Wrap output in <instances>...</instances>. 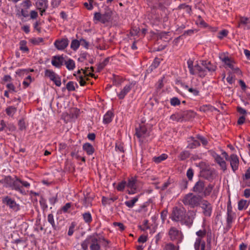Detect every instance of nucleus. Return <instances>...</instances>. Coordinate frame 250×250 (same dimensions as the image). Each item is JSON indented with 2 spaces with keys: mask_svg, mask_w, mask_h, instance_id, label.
Returning <instances> with one entry per match:
<instances>
[{
  "mask_svg": "<svg viewBox=\"0 0 250 250\" xmlns=\"http://www.w3.org/2000/svg\"><path fill=\"white\" fill-rule=\"evenodd\" d=\"M183 117L182 115L176 113L171 115L170 117V119L174 121L181 122L183 120Z\"/></svg>",
  "mask_w": 250,
  "mask_h": 250,
  "instance_id": "nucleus-38",
  "label": "nucleus"
},
{
  "mask_svg": "<svg viewBox=\"0 0 250 250\" xmlns=\"http://www.w3.org/2000/svg\"><path fill=\"white\" fill-rule=\"evenodd\" d=\"M2 178L0 179V183L3 184V187L15 190L22 194L25 193L23 187L29 188L30 184L27 181L21 180L16 176H2Z\"/></svg>",
  "mask_w": 250,
  "mask_h": 250,
  "instance_id": "nucleus-2",
  "label": "nucleus"
},
{
  "mask_svg": "<svg viewBox=\"0 0 250 250\" xmlns=\"http://www.w3.org/2000/svg\"><path fill=\"white\" fill-rule=\"evenodd\" d=\"M57 75L58 74L55 73L53 70L50 69H46L45 71V76L48 77L51 81L54 79Z\"/></svg>",
  "mask_w": 250,
  "mask_h": 250,
  "instance_id": "nucleus-35",
  "label": "nucleus"
},
{
  "mask_svg": "<svg viewBox=\"0 0 250 250\" xmlns=\"http://www.w3.org/2000/svg\"><path fill=\"white\" fill-rule=\"evenodd\" d=\"M75 85L78 87V85L76 83H74L72 81H70L67 83L66 85V88L69 91H73L75 90Z\"/></svg>",
  "mask_w": 250,
  "mask_h": 250,
  "instance_id": "nucleus-32",
  "label": "nucleus"
},
{
  "mask_svg": "<svg viewBox=\"0 0 250 250\" xmlns=\"http://www.w3.org/2000/svg\"><path fill=\"white\" fill-rule=\"evenodd\" d=\"M97 233H94L88 235L86 238L81 243V247L83 250H88V246L90 250H101L100 243L101 241L105 242L108 244V242L104 238L99 237Z\"/></svg>",
  "mask_w": 250,
  "mask_h": 250,
  "instance_id": "nucleus-3",
  "label": "nucleus"
},
{
  "mask_svg": "<svg viewBox=\"0 0 250 250\" xmlns=\"http://www.w3.org/2000/svg\"><path fill=\"white\" fill-rule=\"evenodd\" d=\"M187 176L189 180H192L193 176V170L192 168H189L188 169Z\"/></svg>",
  "mask_w": 250,
  "mask_h": 250,
  "instance_id": "nucleus-57",
  "label": "nucleus"
},
{
  "mask_svg": "<svg viewBox=\"0 0 250 250\" xmlns=\"http://www.w3.org/2000/svg\"><path fill=\"white\" fill-rule=\"evenodd\" d=\"M115 148L116 150H118L122 152H123L124 151L123 145L120 143H116Z\"/></svg>",
  "mask_w": 250,
  "mask_h": 250,
  "instance_id": "nucleus-60",
  "label": "nucleus"
},
{
  "mask_svg": "<svg viewBox=\"0 0 250 250\" xmlns=\"http://www.w3.org/2000/svg\"><path fill=\"white\" fill-rule=\"evenodd\" d=\"M80 44V40L79 41L77 40H73L71 42L70 47L74 51H76L79 47Z\"/></svg>",
  "mask_w": 250,
  "mask_h": 250,
  "instance_id": "nucleus-33",
  "label": "nucleus"
},
{
  "mask_svg": "<svg viewBox=\"0 0 250 250\" xmlns=\"http://www.w3.org/2000/svg\"><path fill=\"white\" fill-rule=\"evenodd\" d=\"M2 202L14 211L16 212L20 209V205L17 204L14 199L8 196L3 197L2 199Z\"/></svg>",
  "mask_w": 250,
  "mask_h": 250,
  "instance_id": "nucleus-10",
  "label": "nucleus"
},
{
  "mask_svg": "<svg viewBox=\"0 0 250 250\" xmlns=\"http://www.w3.org/2000/svg\"><path fill=\"white\" fill-rule=\"evenodd\" d=\"M47 221L51 224V225L53 229H57V226L55 223L54 216H53V214L50 213L48 215Z\"/></svg>",
  "mask_w": 250,
  "mask_h": 250,
  "instance_id": "nucleus-37",
  "label": "nucleus"
},
{
  "mask_svg": "<svg viewBox=\"0 0 250 250\" xmlns=\"http://www.w3.org/2000/svg\"><path fill=\"white\" fill-rule=\"evenodd\" d=\"M125 187H126V182L123 181L118 184L117 187V189L118 191H121L125 189Z\"/></svg>",
  "mask_w": 250,
  "mask_h": 250,
  "instance_id": "nucleus-46",
  "label": "nucleus"
},
{
  "mask_svg": "<svg viewBox=\"0 0 250 250\" xmlns=\"http://www.w3.org/2000/svg\"><path fill=\"white\" fill-rule=\"evenodd\" d=\"M201 64L207 70V72H208L211 74L215 72L217 68L215 65L208 61H201Z\"/></svg>",
  "mask_w": 250,
  "mask_h": 250,
  "instance_id": "nucleus-17",
  "label": "nucleus"
},
{
  "mask_svg": "<svg viewBox=\"0 0 250 250\" xmlns=\"http://www.w3.org/2000/svg\"><path fill=\"white\" fill-rule=\"evenodd\" d=\"M248 206V204H247V202L245 200H241L238 202V209L239 210H242L243 209H246Z\"/></svg>",
  "mask_w": 250,
  "mask_h": 250,
  "instance_id": "nucleus-36",
  "label": "nucleus"
},
{
  "mask_svg": "<svg viewBox=\"0 0 250 250\" xmlns=\"http://www.w3.org/2000/svg\"><path fill=\"white\" fill-rule=\"evenodd\" d=\"M17 111V108L14 106H9L5 109L6 114L11 117H13Z\"/></svg>",
  "mask_w": 250,
  "mask_h": 250,
  "instance_id": "nucleus-26",
  "label": "nucleus"
},
{
  "mask_svg": "<svg viewBox=\"0 0 250 250\" xmlns=\"http://www.w3.org/2000/svg\"><path fill=\"white\" fill-rule=\"evenodd\" d=\"M199 205L202 209L203 215L207 217L211 216L212 212V206L208 200H201Z\"/></svg>",
  "mask_w": 250,
  "mask_h": 250,
  "instance_id": "nucleus-9",
  "label": "nucleus"
},
{
  "mask_svg": "<svg viewBox=\"0 0 250 250\" xmlns=\"http://www.w3.org/2000/svg\"><path fill=\"white\" fill-rule=\"evenodd\" d=\"M167 157V156L166 154H162L159 156L155 157L153 158V161L156 163H159L162 161L166 160Z\"/></svg>",
  "mask_w": 250,
  "mask_h": 250,
  "instance_id": "nucleus-39",
  "label": "nucleus"
},
{
  "mask_svg": "<svg viewBox=\"0 0 250 250\" xmlns=\"http://www.w3.org/2000/svg\"><path fill=\"white\" fill-rule=\"evenodd\" d=\"M38 12L35 10H32L30 11V18L31 19H35L38 17Z\"/></svg>",
  "mask_w": 250,
  "mask_h": 250,
  "instance_id": "nucleus-64",
  "label": "nucleus"
},
{
  "mask_svg": "<svg viewBox=\"0 0 250 250\" xmlns=\"http://www.w3.org/2000/svg\"><path fill=\"white\" fill-rule=\"evenodd\" d=\"M167 235L170 241L175 242L177 245L181 243L184 238V235L181 230L175 227H171L167 232Z\"/></svg>",
  "mask_w": 250,
  "mask_h": 250,
  "instance_id": "nucleus-7",
  "label": "nucleus"
},
{
  "mask_svg": "<svg viewBox=\"0 0 250 250\" xmlns=\"http://www.w3.org/2000/svg\"><path fill=\"white\" fill-rule=\"evenodd\" d=\"M138 197L136 196L132 198V200L126 201L125 202V205L129 208H133L135 204L138 201Z\"/></svg>",
  "mask_w": 250,
  "mask_h": 250,
  "instance_id": "nucleus-31",
  "label": "nucleus"
},
{
  "mask_svg": "<svg viewBox=\"0 0 250 250\" xmlns=\"http://www.w3.org/2000/svg\"><path fill=\"white\" fill-rule=\"evenodd\" d=\"M222 61L225 64L226 67H229L231 69H234L233 62L228 57L225 56L221 58Z\"/></svg>",
  "mask_w": 250,
  "mask_h": 250,
  "instance_id": "nucleus-24",
  "label": "nucleus"
},
{
  "mask_svg": "<svg viewBox=\"0 0 250 250\" xmlns=\"http://www.w3.org/2000/svg\"><path fill=\"white\" fill-rule=\"evenodd\" d=\"M36 4L39 10L47 9L48 7L47 0H37Z\"/></svg>",
  "mask_w": 250,
  "mask_h": 250,
  "instance_id": "nucleus-27",
  "label": "nucleus"
},
{
  "mask_svg": "<svg viewBox=\"0 0 250 250\" xmlns=\"http://www.w3.org/2000/svg\"><path fill=\"white\" fill-rule=\"evenodd\" d=\"M206 243L205 242L201 239L197 238L194 243V248L195 250H205Z\"/></svg>",
  "mask_w": 250,
  "mask_h": 250,
  "instance_id": "nucleus-19",
  "label": "nucleus"
},
{
  "mask_svg": "<svg viewBox=\"0 0 250 250\" xmlns=\"http://www.w3.org/2000/svg\"><path fill=\"white\" fill-rule=\"evenodd\" d=\"M215 161L224 171L227 169L226 163L220 155L216 156Z\"/></svg>",
  "mask_w": 250,
  "mask_h": 250,
  "instance_id": "nucleus-23",
  "label": "nucleus"
},
{
  "mask_svg": "<svg viewBox=\"0 0 250 250\" xmlns=\"http://www.w3.org/2000/svg\"><path fill=\"white\" fill-rule=\"evenodd\" d=\"M49 202L51 205H54L55 204L58 202L57 195L50 196L48 198Z\"/></svg>",
  "mask_w": 250,
  "mask_h": 250,
  "instance_id": "nucleus-51",
  "label": "nucleus"
},
{
  "mask_svg": "<svg viewBox=\"0 0 250 250\" xmlns=\"http://www.w3.org/2000/svg\"><path fill=\"white\" fill-rule=\"evenodd\" d=\"M202 197L199 195H194L189 193L184 196L182 202L186 206H189L190 208H194L199 205Z\"/></svg>",
  "mask_w": 250,
  "mask_h": 250,
  "instance_id": "nucleus-6",
  "label": "nucleus"
},
{
  "mask_svg": "<svg viewBox=\"0 0 250 250\" xmlns=\"http://www.w3.org/2000/svg\"><path fill=\"white\" fill-rule=\"evenodd\" d=\"M80 45L83 46L86 49H88L89 46V43L84 39H80Z\"/></svg>",
  "mask_w": 250,
  "mask_h": 250,
  "instance_id": "nucleus-53",
  "label": "nucleus"
},
{
  "mask_svg": "<svg viewBox=\"0 0 250 250\" xmlns=\"http://www.w3.org/2000/svg\"><path fill=\"white\" fill-rule=\"evenodd\" d=\"M228 31L226 29H223L221 31H220L218 34L217 37L220 39L222 40L224 37H226L228 34Z\"/></svg>",
  "mask_w": 250,
  "mask_h": 250,
  "instance_id": "nucleus-44",
  "label": "nucleus"
},
{
  "mask_svg": "<svg viewBox=\"0 0 250 250\" xmlns=\"http://www.w3.org/2000/svg\"><path fill=\"white\" fill-rule=\"evenodd\" d=\"M88 58H90V56L87 53H83L81 54L80 57L78 58V61L79 62H83L84 60H87Z\"/></svg>",
  "mask_w": 250,
  "mask_h": 250,
  "instance_id": "nucleus-49",
  "label": "nucleus"
},
{
  "mask_svg": "<svg viewBox=\"0 0 250 250\" xmlns=\"http://www.w3.org/2000/svg\"><path fill=\"white\" fill-rule=\"evenodd\" d=\"M26 43V42L25 41H21L20 42V49L23 52H28L29 50Z\"/></svg>",
  "mask_w": 250,
  "mask_h": 250,
  "instance_id": "nucleus-45",
  "label": "nucleus"
},
{
  "mask_svg": "<svg viewBox=\"0 0 250 250\" xmlns=\"http://www.w3.org/2000/svg\"><path fill=\"white\" fill-rule=\"evenodd\" d=\"M196 216V211L190 210L187 211L184 207H175L173 209L171 219L173 221L180 223L181 225L190 228Z\"/></svg>",
  "mask_w": 250,
  "mask_h": 250,
  "instance_id": "nucleus-1",
  "label": "nucleus"
},
{
  "mask_svg": "<svg viewBox=\"0 0 250 250\" xmlns=\"http://www.w3.org/2000/svg\"><path fill=\"white\" fill-rule=\"evenodd\" d=\"M229 161L233 171L235 172L238 169L239 164L238 156L235 154H232L230 156Z\"/></svg>",
  "mask_w": 250,
  "mask_h": 250,
  "instance_id": "nucleus-15",
  "label": "nucleus"
},
{
  "mask_svg": "<svg viewBox=\"0 0 250 250\" xmlns=\"http://www.w3.org/2000/svg\"><path fill=\"white\" fill-rule=\"evenodd\" d=\"M113 117V113L111 111H108L104 116L103 123L105 124L110 123Z\"/></svg>",
  "mask_w": 250,
  "mask_h": 250,
  "instance_id": "nucleus-25",
  "label": "nucleus"
},
{
  "mask_svg": "<svg viewBox=\"0 0 250 250\" xmlns=\"http://www.w3.org/2000/svg\"><path fill=\"white\" fill-rule=\"evenodd\" d=\"M188 144L187 146V147L190 148V149H193L196 148V147L200 146V143L199 142L195 139L193 137H190L188 138Z\"/></svg>",
  "mask_w": 250,
  "mask_h": 250,
  "instance_id": "nucleus-22",
  "label": "nucleus"
},
{
  "mask_svg": "<svg viewBox=\"0 0 250 250\" xmlns=\"http://www.w3.org/2000/svg\"><path fill=\"white\" fill-rule=\"evenodd\" d=\"M188 91L192 93L194 96H197L199 95V91L196 88H193L190 87V88L188 89Z\"/></svg>",
  "mask_w": 250,
  "mask_h": 250,
  "instance_id": "nucleus-63",
  "label": "nucleus"
},
{
  "mask_svg": "<svg viewBox=\"0 0 250 250\" xmlns=\"http://www.w3.org/2000/svg\"><path fill=\"white\" fill-rule=\"evenodd\" d=\"M135 84V83L133 82H129L126 84L119 93H117L118 98L120 99H123Z\"/></svg>",
  "mask_w": 250,
  "mask_h": 250,
  "instance_id": "nucleus-12",
  "label": "nucleus"
},
{
  "mask_svg": "<svg viewBox=\"0 0 250 250\" xmlns=\"http://www.w3.org/2000/svg\"><path fill=\"white\" fill-rule=\"evenodd\" d=\"M188 182L187 180H183L180 183L181 188L182 189H185L188 188Z\"/></svg>",
  "mask_w": 250,
  "mask_h": 250,
  "instance_id": "nucleus-62",
  "label": "nucleus"
},
{
  "mask_svg": "<svg viewBox=\"0 0 250 250\" xmlns=\"http://www.w3.org/2000/svg\"><path fill=\"white\" fill-rule=\"evenodd\" d=\"M197 138L201 141L203 145L206 146L207 145L208 141L205 137L200 135H197Z\"/></svg>",
  "mask_w": 250,
  "mask_h": 250,
  "instance_id": "nucleus-59",
  "label": "nucleus"
},
{
  "mask_svg": "<svg viewBox=\"0 0 250 250\" xmlns=\"http://www.w3.org/2000/svg\"><path fill=\"white\" fill-rule=\"evenodd\" d=\"M21 5L26 9H28L32 6V2L30 0H25L22 1Z\"/></svg>",
  "mask_w": 250,
  "mask_h": 250,
  "instance_id": "nucleus-50",
  "label": "nucleus"
},
{
  "mask_svg": "<svg viewBox=\"0 0 250 250\" xmlns=\"http://www.w3.org/2000/svg\"><path fill=\"white\" fill-rule=\"evenodd\" d=\"M75 223L74 222H72L71 224V225L70 226L68 231V235L69 236H71L73 235L74 231V229L75 227Z\"/></svg>",
  "mask_w": 250,
  "mask_h": 250,
  "instance_id": "nucleus-55",
  "label": "nucleus"
},
{
  "mask_svg": "<svg viewBox=\"0 0 250 250\" xmlns=\"http://www.w3.org/2000/svg\"><path fill=\"white\" fill-rule=\"evenodd\" d=\"M179 246L178 245L175 246L172 243H166L164 246V250H179Z\"/></svg>",
  "mask_w": 250,
  "mask_h": 250,
  "instance_id": "nucleus-29",
  "label": "nucleus"
},
{
  "mask_svg": "<svg viewBox=\"0 0 250 250\" xmlns=\"http://www.w3.org/2000/svg\"><path fill=\"white\" fill-rule=\"evenodd\" d=\"M6 87L9 89L10 92H16L15 87L12 83H7L6 84Z\"/></svg>",
  "mask_w": 250,
  "mask_h": 250,
  "instance_id": "nucleus-61",
  "label": "nucleus"
},
{
  "mask_svg": "<svg viewBox=\"0 0 250 250\" xmlns=\"http://www.w3.org/2000/svg\"><path fill=\"white\" fill-rule=\"evenodd\" d=\"M39 202H40V204L41 205V207L42 208L43 210H45L47 209L48 206H47V204L46 203V201L45 199H44L42 197H41V198H40V200L39 201Z\"/></svg>",
  "mask_w": 250,
  "mask_h": 250,
  "instance_id": "nucleus-42",
  "label": "nucleus"
},
{
  "mask_svg": "<svg viewBox=\"0 0 250 250\" xmlns=\"http://www.w3.org/2000/svg\"><path fill=\"white\" fill-rule=\"evenodd\" d=\"M82 70L83 71V73L85 75V76H90L91 77H93L94 76V75L91 72H89V73H88L87 70H83V69L78 70L77 72V74H80Z\"/></svg>",
  "mask_w": 250,
  "mask_h": 250,
  "instance_id": "nucleus-56",
  "label": "nucleus"
},
{
  "mask_svg": "<svg viewBox=\"0 0 250 250\" xmlns=\"http://www.w3.org/2000/svg\"><path fill=\"white\" fill-rule=\"evenodd\" d=\"M57 75L58 74L55 73L53 70L50 69H46L45 71V76L48 77L51 81L54 79Z\"/></svg>",
  "mask_w": 250,
  "mask_h": 250,
  "instance_id": "nucleus-34",
  "label": "nucleus"
},
{
  "mask_svg": "<svg viewBox=\"0 0 250 250\" xmlns=\"http://www.w3.org/2000/svg\"><path fill=\"white\" fill-rule=\"evenodd\" d=\"M52 81H53L57 86H60L61 85V79L58 75H57L54 79L52 80Z\"/></svg>",
  "mask_w": 250,
  "mask_h": 250,
  "instance_id": "nucleus-52",
  "label": "nucleus"
},
{
  "mask_svg": "<svg viewBox=\"0 0 250 250\" xmlns=\"http://www.w3.org/2000/svg\"><path fill=\"white\" fill-rule=\"evenodd\" d=\"M214 187V185L211 184L205 186V182L199 180L195 184L192 191L197 194H202L204 197H207L210 194Z\"/></svg>",
  "mask_w": 250,
  "mask_h": 250,
  "instance_id": "nucleus-4",
  "label": "nucleus"
},
{
  "mask_svg": "<svg viewBox=\"0 0 250 250\" xmlns=\"http://www.w3.org/2000/svg\"><path fill=\"white\" fill-rule=\"evenodd\" d=\"M118 199V197L116 195H112L109 197H104L103 196L102 197V204L105 206L106 205H111L112 203H113L115 201L117 200Z\"/></svg>",
  "mask_w": 250,
  "mask_h": 250,
  "instance_id": "nucleus-18",
  "label": "nucleus"
},
{
  "mask_svg": "<svg viewBox=\"0 0 250 250\" xmlns=\"http://www.w3.org/2000/svg\"><path fill=\"white\" fill-rule=\"evenodd\" d=\"M72 206V203H67L65 205L62 206L60 212L61 213H67L68 212L69 209H70L71 207Z\"/></svg>",
  "mask_w": 250,
  "mask_h": 250,
  "instance_id": "nucleus-40",
  "label": "nucleus"
},
{
  "mask_svg": "<svg viewBox=\"0 0 250 250\" xmlns=\"http://www.w3.org/2000/svg\"><path fill=\"white\" fill-rule=\"evenodd\" d=\"M83 149L88 155H92L95 152L94 147L89 143L83 144Z\"/></svg>",
  "mask_w": 250,
  "mask_h": 250,
  "instance_id": "nucleus-20",
  "label": "nucleus"
},
{
  "mask_svg": "<svg viewBox=\"0 0 250 250\" xmlns=\"http://www.w3.org/2000/svg\"><path fill=\"white\" fill-rule=\"evenodd\" d=\"M206 230L205 229L199 230L196 232V234L198 236V238H201L202 239L206 236Z\"/></svg>",
  "mask_w": 250,
  "mask_h": 250,
  "instance_id": "nucleus-54",
  "label": "nucleus"
},
{
  "mask_svg": "<svg viewBox=\"0 0 250 250\" xmlns=\"http://www.w3.org/2000/svg\"><path fill=\"white\" fill-rule=\"evenodd\" d=\"M69 41L67 39H62L57 40L54 42L55 46L60 50L64 49L68 45Z\"/></svg>",
  "mask_w": 250,
  "mask_h": 250,
  "instance_id": "nucleus-16",
  "label": "nucleus"
},
{
  "mask_svg": "<svg viewBox=\"0 0 250 250\" xmlns=\"http://www.w3.org/2000/svg\"><path fill=\"white\" fill-rule=\"evenodd\" d=\"M136 179L133 177H131L128 179V182L126 183V187L128 188L127 192L129 194H133L136 192Z\"/></svg>",
  "mask_w": 250,
  "mask_h": 250,
  "instance_id": "nucleus-13",
  "label": "nucleus"
},
{
  "mask_svg": "<svg viewBox=\"0 0 250 250\" xmlns=\"http://www.w3.org/2000/svg\"><path fill=\"white\" fill-rule=\"evenodd\" d=\"M189 153L188 151H183L180 153L179 158L181 160H184L188 158Z\"/></svg>",
  "mask_w": 250,
  "mask_h": 250,
  "instance_id": "nucleus-43",
  "label": "nucleus"
},
{
  "mask_svg": "<svg viewBox=\"0 0 250 250\" xmlns=\"http://www.w3.org/2000/svg\"><path fill=\"white\" fill-rule=\"evenodd\" d=\"M170 103L171 105L175 106L180 104V101L177 97H173L170 99Z\"/></svg>",
  "mask_w": 250,
  "mask_h": 250,
  "instance_id": "nucleus-47",
  "label": "nucleus"
},
{
  "mask_svg": "<svg viewBox=\"0 0 250 250\" xmlns=\"http://www.w3.org/2000/svg\"><path fill=\"white\" fill-rule=\"evenodd\" d=\"M135 134L140 140H143L149 135V131L145 125H142L139 128H136Z\"/></svg>",
  "mask_w": 250,
  "mask_h": 250,
  "instance_id": "nucleus-11",
  "label": "nucleus"
},
{
  "mask_svg": "<svg viewBox=\"0 0 250 250\" xmlns=\"http://www.w3.org/2000/svg\"><path fill=\"white\" fill-rule=\"evenodd\" d=\"M112 12L110 10L105 11L104 13L95 12L94 14L93 21L97 23L101 22L102 23H106L112 21Z\"/></svg>",
  "mask_w": 250,
  "mask_h": 250,
  "instance_id": "nucleus-8",
  "label": "nucleus"
},
{
  "mask_svg": "<svg viewBox=\"0 0 250 250\" xmlns=\"http://www.w3.org/2000/svg\"><path fill=\"white\" fill-rule=\"evenodd\" d=\"M160 62V59L156 58L150 66L151 70L152 71L153 69L156 68L159 65Z\"/></svg>",
  "mask_w": 250,
  "mask_h": 250,
  "instance_id": "nucleus-41",
  "label": "nucleus"
},
{
  "mask_svg": "<svg viewBox=\"0 0 250 250\" xmlns=\"http://www.w3.org/2000/svg\"><path fill=\"white\" fill-rule=\"evenodd\" d=\"M234 213L232 212L231 209L228 207L227 223L229 228H230L231 227V225L234 220Z\"/></svg>",
  "mask_w": 250,
  "mask_h": 250,
  "instance_id": "nucleus-21",
  "label": "nucleus"
},
{
  "mask_svg": "<svg viewBox=\"0 0 250 250\" xmlns=\"http://www.w3.org/2000/svg\"><path fill=\"white\" fill-rule=\"evenodd\" d=\"M250 19L246 18H241L240 19V23L238 25V26H240V24H244L247 25V28L248 29L250 28V26L248 25V24L250 23Z\"/></svg>",
  "mask_w": 250,
  "mask_h": 250,
  "instance_id": "nucleus-48",
  "label": "nucleus"
},
{
  "mask_svg": "<svg viewBox=\"0 0 250 250\" xmlns=\"http://www.w3.org/2000/svg\"><path fill=\"white\" fill-rule=\"evenodd\" d=\"M64 59L62 56H54L52 57L51 64L57 68H60L64 63Z\"/></svg>",
  "mask_w": 250,
  "mask_h": 250,
  "instance_id": "nucleus-14",
  "label": "nucleus"
},
{
  "mask_svg": "<svg viewBox=\"0 0 250 250\" xmlns=\"http://www.w3.org/2000/svg\"><path fill=\"white\" fill-rule=\"evenodd\" d=\"M187 64L190 74L197 75L200 78H204L207 75V70L201 64L197 63L194 65L193 61L190 59L187 61Z\"/></svg>",
  "mask_w": 250,
  "mask_h": 250,
  "instance_id": "nucleus-5",
  "label": "nucleus"
},
{
  "mask_svg": "<svg viewBox=\"0 0 250 250\" xmlns=\"http://www.w3.org/2000/svg\"><path fill=\"white\" fill-rule=\"evenodd\" d=\"M83 218L85 223H90L92 221L91 214L89 212H86L83 214Z\"/></svg>",
  "mask_w": 250,
  "mask_h": 250,
  "instance_id": "nucleus-30",
  "label": "nucleus"
},
{
  "mask_svg": "<svg viewBox=\"0 0 250 250\" xmlns=\"http://www.w3.org/2000/svg\"><path fill=\"white\" fill-rule=\"evenodd\" d=\"M18 125L20 130H22L26 128L25 122L22 119H21L19 121Z\"/></svg>",
  "mask_w": 250,
  "mask_h": 250,
  "instance_id": "nucleus-58",
  "label": "nucleus"
},
{
  "mask_svg": "<svg viewBox=\"0 0 250 250\" xmlns=\"http://www.w3.org/2000/svg\"><path fill=\"white\" fill-rule=\"evenodd\" d=\"M64 63L65 64L67 69L69 70H72L75 67V62L71 59H68L66 61L64 60Z\"/></svg>",
  "mask_w": 250,
  "mask_h": 250,
  "instance_id": "nucleus-28",
  "label": "nucleus"
}]
</instances>
